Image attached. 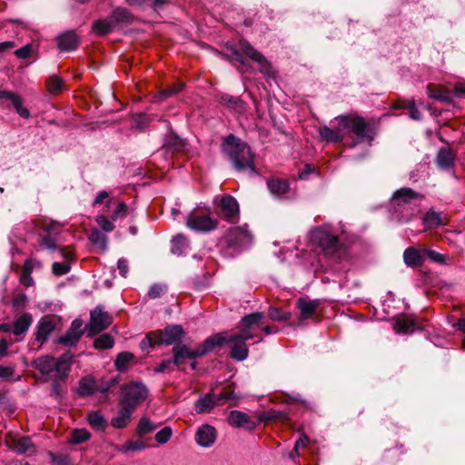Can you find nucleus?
Listing matches in <instances>:
<instances>
[{
	"label": "nucleus",
	"mask_w": 465,
	"mask_h": 465,
	"mask_svg": "<svg viewBox=\"0 0 465 465\" xmlns=\"http://www.w3.org/2000/svg\"><path fill=\"white\" fill-rule=\"evenodd\" d=\"M312 243L318 247L321 253L333 263H342L349 260L347 244L342 242L328 227L319 226L310 232Z\"/></svg>",
	"instance_id": "1"
},
{
	"label": "nucleus",
	"mask_w": 465,
	"mask_h": 465,
	"mask_svg": "<svg viewBox=\"0 0 465 465\" xmlns=\"http://www.w3.org/2000/svg\"><path fill=\"white\" fill-rule=\"evenodd\" d=\"M222 148L236 171H247L251 175L258 174L254 164V154L247 143L235 135L230 134L224 139Z\"/></svg>",
	"instance_id": "2"
},
{
	"label": "nucleus",
	"mask_w": 465,
	"mask_h": 465,
	"mask_svg": "<svg viewBox=\"0 0 465 465\" xmlns=\"http://www.w3.org/2000/svg\"><path fill=\"white\" fill-rule=\"evenodd\" d=\"M422 195L409 187H402L392 194L390 202L391 209L398 218L409 221L417 208V203L422 200Z\"/></svg>",
	"instance_id": "3"
},
{
	"label": "nucleus",
	"mask_w": 465,
	"mask_h": 465,
	"mask_svg": "<svg viewBox=\"0 0 465 465\" xmlns=\"http://www.w3.org/2000/svg\"><path fill=\"white\" fill-rule=\"evenodd\" d=\"M223 341L222 337H208L202 344L194 350H190L185 344H178L173 348V363L180 368L185 363L186 359L194 360L213 351Z\"/></svg>",
	"instance_id": "4"
},
{
	"label": "nucleus",
	"mask_w": 465,
	"mask_h": 465,
	"mask_svg": "<svg viewBox=\"0 0 465 465\" xmlns=\"http://www.w3.org/2000/svg\"><path fill=\"white\" fill-rule=\"evenodd\" d=\"M341 116V126L344 131L345 136L348 134H354L356 136L355 142L351 146L353 147L357 143L364 140L373 139V129L371 125L365 121L361 116L353 115H340Z\"/></svg>",
	"instance_id": "5"
},
{
	"label": "nucleus",
	"mask_w": 465,
	"mask_h": 465,
	"mask_svg": "<svg viewBox=\"0 0 465 465\" xmlns=\"http://www.w3.org/2000/svg\"><path fill=\"white\" fill-rule=\"evenodd\" d=\"M186 226L195 232H210L218 227L219 221L213 218L209 213L193 209L186 217Z\"/></svg>",
	"instance_id": "6"
},
{
	"label": "nucleus",
	"mask_w": 465,
	"mask_h": 465,
	"mask_svg": "<svg viewBox=\"0 0 465 465\" xmlns=\"http://www.w3.org/2000/svg\"><path fill=\"white\" fill-rule=\"evenodd\" d=\"M148 394L147 388L140 382H133L123 388V397L120 404L135 410L140 402L143 401Z\"/></svg>",
	"instance_id": "7"
},
{
	"label": "nucleus",
	"mask_w": 465,
	"mask_h": 465,
	"mask_svg": "<svg viewBox=\"0 0 465 465\" xmlns=\"http://www.w3.org/2000/svg\"><path fill=\"white\" fill-rule=\"evenodd\" d=\"M5 442L9 450L19 455L31 456L37 452V448L29 436L8 433L5 436Z\"/></svg>",
	"instance_id": "8"
},
{
	"label": "nucleus",
	"mask_w": 465,
	"mask_h": 465,
	"mask_svg": "<svg viewBox=\"0 0 465 465\" xmlns=\"http://www.w3.org/2000/svg\"><path fill=\"white\" fill-rule=\"evenodd\" d=\"M113 322L112 317L107 312L104 311L102 306H96L90 312V321L86 325L88 336H94L111 325Z\"/></svg>",
	"instance_id": "9"
},
{
	"label": "nucleus",
	"mask_w": 465,
	"mask_h": 465,
	"mask_svg": "<svg viewBox=\"0 0 465 465\" xmlns=\"http://www.w3.org/2000/svg\"><path fill=\"white\" fill-rule=\"evenodd\" d=\"M225 240L231 247L244 248L252 243V234L248 230L247 225L237 226L228 231Z\"/></svg>",
	"instance_id": "10"
},
{
	"label": "nucleus",
	"mask_w": 465,
	"mask_h": 465,
	"mask_svg": "<svg viewBox=\"0 0 465 465\" xmlns=\"http://www.w3.org/2000/svg\"><path fill=\"white\" fill-rule=\"evenodd\" d=\"M239 47L241 51L252 59L253 62L260 65V71L265 75H269L271 72V64L266 57L256 50L247 40L242 39L239 41Z\"/></svg>",
	"instance_id": "11"
},
{
	"label": "nucleus",
	"mask_w": 465,
	"mask_h": 465,
	"mask_svg": "<svg viewBox=\"0 0 465 465\" xmlns=\"http://www.w3.org/2000/svg\"><path fill=\"white\" fill-rule=\"evenodd\" d=\"M157 336L159 344L172 345L181 342L184 331L181 325H169L163 330L154 331Z\"/></svg>",
	"instance_id": "12"
},
{
	"label": "nucleus",
	"mask_w": 465,
	"mask_h": 465,
	"mask_svg": "<svg viewBox=\"0 0 465 465\" xmlns=\"http://www.w3.org/2000/svg\"><path fill=\"white\" fill-rule=\"evenodd\" d=\"M213 337H222L223 338V341L218 346H221L223 343L232 344L230 356L233 360L242 361H244L248 357L249 350H248L245 341H242L241 339L232 340V335L224 336L222 333H218V334L214 335Z\"/></svg>",
	"instance_id": "13"
},
{
	"label": "nucleus",
	"mask_w": 465,
	"mask_h": 465,
	"mask_svg": "<svg viewBox=\"0 0 465 465\" xmlns=\"http://www.w3.org/2000/svg\"><path fill=\"white\" fill-rule=\"evenodd\" d=\"M220 215L227 222L234 223L239 217V204L234 197L224 194L220 201Z\"/></svg>",
	"instance_id": "14"
},
{
	"label": "nucleus",
	"mask_w": 465,
	"mask_h": 465,
	"mask_svg": "<svg viewBox=\"0 0 465 465\" xmlns=\"http://www.w3.org/2000/svg\"><path fill=\"white\" fill-rule=\"evenodd\" d=\"M82 327V320H74L68 331L64 333V335L59 338L58 342L67 347L75 346L84 334V330Z\"/></svg>",
	"instance_id": "15"
},
{
	"label": "nucleus",
	"mask_w": 465,
	"mask_h": 465,
	"mask_svg": "<svg viewBox=\"0 0 465 465\" xmlns=\"http://www.w3.org/2000/svg\"><path fill=\"white\" fill-rule=\"evenodd\" d=\"M336 126L331 129L328 126H322L319 130L320 136L328 143H341L344 140L345 134L341 126V116L335 118Z\"/></svg>",
	"instance_id": "16"
},
{
	"label": "nucleus",
	"mask_w": 465,
	"mask_h": 465,
	"mask_svg": "<svg viewBox=\"0 0 465 465\" xmlns=\"http://www.w3.org/2000/svg\"><path fill=\"white\" fill-rule=\"evenodd\" d=\"M228 422L236 428H245L252 430L256 428V422L252 420L249 415L240 411H232L228 415Z\"/></svg>",
	"instance_id": "17"
},
{
	"label": "nucleus",
	"mask_w": 465,
	"mask_h": 465,
	"mask_svg": "<svg viewBox=\"0 0 465 465\" xmlns=\"http://www.w3.org/2000/svg\"><path fill=\"white\" fill-rule=\"evenodd\" d=\"M319 305H320V302L317 300H309L307 298H299L296 302V306L300 311L299 319L301 321L312 319L313 317V315L315 314Z\"/></svg>",
	"instance_id": "18"
},
{
	"label": "nucleus",
	"mask_w": 465,
	"mask_h": 465,
	"mask_svg": "<svg viewBox=\"0 0 465 465\" xmlns=\"http://www.w3.org/2000/svg\"><path fill=\"white\" fill-rule=\"evenodd\" d=\"M215 439L216 430L214 427L208 424L201 426L195 434L196 442L204 448L212 446L214 443Z\"/></svg>",
	"instance_id": "19"
},
{
	"label": "nucleus",
	"mask_w": 465,
	"mask_h": 465,
	"mask_svg": "<svg viewBox=\"0 0 465 465\" xmlns=\"http://www.w3.org/2000/svg\"><path fill=\"white\" fill-rule=\"evenodd\" d=\"M72 359L73 355L70 352H65L55 359L54 372H55L56 379L62 381L67 378L71 369Z\"/></svg>",
	"instance_id": "20"
},
{
	"label": "nucleus",
	"mask_w": 465,
	"mask_h": 465,
	"mask_svg": "<svg viewBox=\"0 0 465 465\" xmlns=\"http://www.w3.org/2000/svg\"><path fill=\"white\" fill-rule=\"evenodd\" d=\"M57 45L62 52L74 50L79 45L78 35L74 31H66L57 36Z\"/></svg>",
	"instance_id": "21"
},
{
	"label": "nucleus",
	"mask_w": 465,
	"mask_h": 465,
	"mask_svg": "<svg viewBox=\"0 0 465 465\" xmlns=\"http://www.w3.org/2000/svg\"><path fill=\"white\" fill-rule=\"evenodd\" d=\"M425 249L408 247L403 252V260L407 266L416 268L421 266L424 262Z\"/></svg>",
	"instance_id": "22"
},
{
	"label": "nucleus",
	"mask_w": 465,
	"mask_h": 465,
	"mask_svg": "<svg viewBox=\"0 0 465 465\" xmlns=\"http://www.w3.org/2000/svg\"><path fill=\"white\" fill-rule=\"evenodd\" d=\"M114 27L128 26L133 24L134 15L124 7H116L109 15Z\"/></svg>",
	"instance_id": "23"
},
{
	"label": "nucleus",
	"mask_w": 465,
	"mask_h": 465,
	"mask_svg": "<svg viewBox=\"0 0 465 465\" xmlns=\"http://www.w3.org/2000/svg\"><path fill=\"white\" fill-rule=\"evenodd\" d=\"M55 322L50 318H43L40 320L37 325V331L35 338L41 343L47 341L49 335L54 331Z\"/></svg>",
	"instance_id": "24"
},
{
	"label": "nucleus",
	"mask_w": 465,
	"mask_h": 465,
	"mask_svg": "<svg viewBox=\"0 0 465 465\" xmlns=\"http://www.w3.org/2000/svg\"><path fill=\"white\" fill-rule=\"evenodd\" d=\"M220 103L235 114H242L246 111V104L239 97L225 94L221 96Z\"/></svg>",
	"instance_id": "25"
},
{
	"label": "nucleus",
	"mask_w": 465,
	"mask_h": 465,
	"mask_svg": "<svg viewBox=\"0 0 465 465\" xmlns=\"http://www.w3.org/2000/svg\"><path fill=\"white\" fill-rule=\"evenodd\" d=\"M215 395L213 391L206 393L203 397L199 398L195 404V411L199 414L204 412H210L217 404Z\"/></svg>",
	"instance_id": "26"
},
{
	"label": "nucleus",
	"mask_w": 465,
	"mask_h": 465,
	"mask_svg": "<svg viewBox=\"0 0 465 465\" xmlns=\"http://www.w3.org/2000/svg\"><path fill=\"white\" fill-rule=\"evenodd\" d=\"M134 411V410L120 404V410L117 415L111 420V425L115 429H123L126 427L131 420Z\"/></svg>",
	"instance_id": "27"
},
{
	"label": "nucleus",
	"mask_w": 465,
	"mask_h": 465,
	"mask_svg": "<svg viewBox=\"0 0 465 465\" xmlns=\"http://www.w3.org/2000/svg\"><path fill=\"white\" fill-rule=\"evenodd\" d=\"M455 154L449 148H441L437 154V164L443 170H449L454 166Z\"/></svg>",
	"instance_id": "28"
},
{
	"label": "nucleus",
	"mask_w": 465,
	"mask_h": 465,
	"mask_svg": "<svg viewBox=\"0 0 465 465\" xmlns=\"http://www.w3.org/2000/svg\"><path fill=\"white\" fill-rule=\"evenodd\" d=\"M97 391V383L92 376H85L79 381L77 393L80 397H88Z\"/></svg>",
	"instance_id": "29"
},
{
	"label": "nucleus",
	"mask_w": 465,
	"mask_h": 465,
	"mask_svg": "<svg viewBox=\"0 0 465 465\" xmlns=\"http://www.w3.org/2000/svg\"><path fill=\"white\" fill-rule=\"evenodd\" d=\"M86 420L88 424L94 430L104 431L107 427V421L99 411H89Z\"/></svg>",
	"instance_id": "30"
},
{
	"label": "nucleus",
	"mask_w": 465,
	"mask_h": 465,
	"mask_svg": "<svg viewBox=\"0 0 465 465\" xmlns=\"http://www.w3.org/2000/svg\"><path fill=\"white\" fill-rule=\"evenodd\" d=\"M34 366L41 373L50 374L54 372V368L55 366V358L49 355L39 357L34 361Z\"/></svg>",
	"instance_id": "31"
},
{
	"label": "nucleus",
	"mask_w": 465,
	"mask_h": 465,
	"mask_svg": "<svg viewBox=\"0 0 465 465\" xmlns=\"http://www.w3.org/2000/svg\"><path fill=\"white\" fill-rule=\"evenodd\" d=\"M33 322L30 313H24L18 317L13 323V333L16 336L25 333Z\"/></svg>",
	"instance_id": "32"
},
{
	"label": "nucleus",
	"mask_w": 465,
	"mask_h": 465,
	"mask_svg": "<svg viewBox=\"0 0 465 465\" xmlns=\"http://www.w3.org/2000/svg\"><path fill=\"white\" fill-rule=\"evenodd\" d=\"M114 25L111 17L108 16L105 19H98L93 24L92 30L98 36H104L111 33L114 29Z\"/></svg>",
	"instance_id": "33"
},
{
	"label": "nucleus",
	"mask_w": 465,
	"mask_h": 465,
	"mask_svg": "<svg viewBox=\"0 0 465 465\" xmlns=\"http://www.w3.org/2000/svg\"><path fill=\"white\" fill-rule=\"evenodd\" d=\"M267 187L271 193L274 195H282L288 192L290 184L287 180L271 178L267 181Z\"/></svg>",
	"instance_id": "34"
},
{
	"label": "nucleus",
	"mask_w": 465,
	"mask_h": 465,
	"mask_svg": "<svg viewBox=\"0 0 465 465\" xmlns=\"http://www.w3.org/2000/svg\"><path fill=\"white\" fill-rule=\"evenodd\" d=\"M189 248L187 238L182 234H178L172 240L171 251L178 256L185 254Z\"/></svg>",
	"instance_id": "35"
},
{
	"label": "nucleus",
	"mask_w": 465,
	"mask_h": 465,
	"mask_svg": "<svg viewBox=\"0 0 465 465\" xmlns=\"http://www.w3.org/2000/svg\"><path fill=\"white\" fill-rule=\"evenodd\" d=\"M394 328L400 333L413 332L415 331V321L408 316L399 317Z\"/></svg>",
	"instance_id": "36"
},
{
	"label": "nucleus",
	"mask_w": 465,
	"mask_h": 465,
	"mask_svg": "<svg viewBox=\"0 0 465 465\" xmlns=\"http://www.w3.org/2000/svg\"><path fill=\"white\" fill-rule=\"evenodd\" d=\"M157 429V425L151 421L147 417H142L139 420L136 434L139 438H144Z\"/></svg>",
	"instance_id": "37"
},
{
	"label": "nucleus",
	"mask_w": 465,
	"mask_h": 465,
	"mask_svg": "<svg viewBox=\"0 0 465 465\" xmlns=\"http://www.w3.org/2000/svg\"><path fill=\"white\" fill-rule=\"evenodd\" d=\"M427 94L430 98L443 103H450L451 101V97L448 92L440 89H435L433 84L427 85Z\"/></svg>",
	"instance_id": "38"
},
{
	"label": "nucleus",
	"mask_w": 465,
	"mask_h": 465,
	"mask_svg": "<svg viewBox=\"0 0 465 465\" xmlns=\"http://www.w3.org/2000/svg\"><path fill=\"white\" fill-rule=\"evenodd\" d=\"M134 360V355L129 351L120 352L115 361L114 365L117 371H125L127 370L128 364Z\"/></svg>",
	"instance_id": "39"
},
{
	"label": "nucleus",
	"mask_w": 465,
	"mask_h": 465,
	"mask_svg": "<svg viewBox=\"0 0 465 465\" xmlns=\"http://www.w3.org/2000/svg\"><path fill=\"white\" fill-rule=\"evenodd\" d=\"M262 319L263 314L262 312H252L242 317L240 324L242 326L255 328L262 323Z\"/></svg>",
	"instance_id": "40"
},
{
	"label": "nucleus",
	"mask_w": 465,
	"mask_h": 465,
	"mask_svg": "<svg viewBox=\"0 0 465 465\" xmlns=\"http://www.w3.org/2000/svg\"><path fill=\"white\" fill-rule=\"evenodd\" d=\"M114 341L111 334L104 333L94 341V346L98 350H106L114 346Z\"/></svg>",
	"instance_id": "41"
},
{
	"label": "nucleus",
	"mask_w": 465,
	"mask_h": 465,
	"mask_svg": "<svg viewBox=\"0 0 465 465\" xmlns=\"http://www.w3.org/2000/svg\"><path fill=\"white\" fill-rule=\"evenodd\" d=\"M89 240L95 245H98L102 249H106L107 237L98 229H93L89 234Z\"/></svg>",
	"instance_id": "42"
},
{
	"label": "nucleus",
	"mask_w": 465,
	"mask_h": 465,
	"mask_svg": "<svg viewBox=\"0 0 465 465\" xmlns=\"http://www.w3.org/2000/svg\"><path fill=\"white\" fill-rule=\"evenodd\" d=\"M91 438V433L85 429H75L71 433L70 442L80 444L87 441Z\"/></svg>",
	"instance_id": "43"
},
{
	"label": "nucleus",
	"mask_w": 465,
	"mask_h": 465,
	"mask_svg": "<svg viewBox=\"0 0 465 465\" xmlns=\"http://www.w3.org/2000/svg\"><path fill=\"white\" fill-rule=\"evenodd\" d=\"M255 337H258V335L254 332V328L240 324L239 331L232 335V340L241 339L246 341Z\"/></svg>",
	"instance_id": "44"
},
{
	"label": "nucleus",
	"mask_w": 465,
	"mask_h": 465,
	"mask_svg": "<svg viewBox=\"0 0 465 465\" xmlns=\"http://www.w3.org/2000/svg\"><path fill=\"white\" fill-rule=\"evenodd\" d=\"M157 336L155 331H151L146 334V336L140 342V348L142 351H149V349L153 348L155 345H159Z\"/></svg>",
	"instance_id": "45"
},
{
	"label": "nucleus",
	"mask_w": 465,
	"mask_h": 465,
	"mask_svg": "<svg viewBox=\"0 0 465 465\" xmlns=\"http://www.w3.org/2000/svg\"><path fill=\"white\" fill-rule=\"evenodd\" d=\"M12 104L14 105L16 113L22 117V118H28L30 116L29 110L23 106V100L20 95L15 94L13 98L9 100Z\"/></svg>",
	"instance_id": "46"
},
{
	"label": "nucleus",
	"mask_w": 465,
	"mask_h": 465,
	"mask_svg": "<svg viewBox=\"0 0 465 465\" xmlns=\"http://www.w3.org/2000/svg\"><path fill=\"white\" fill-rule=\"evenodd\" d=\"M12 104L14 105L16 113L22 117V118H28L30 116L29 110L23 106V100L20 95L15 94L13 98L9 100Z\"/></svg>",
	"instance_id": "47"
},
{
	"label": "nucleus",
	"mask_w": 465,
	"mask_h": 465,
	"mask_svg": "<svg viewBox=\"0 0 465 465\" xmlns=\"http://www.w3.org/2000/svg\"><path fill=\"white\" fill-rule=\"evenodd\" d=\"M63 86V80L56 75L50 76L46 81V88L50 94H55L59 92L62 90Z\"/></svg>",
	"instance_id": "48"
},
{
	"label": "nucleus",
	"mask_w": 465,
	"mask_h": 465,
	"mask_svg": "<svg viewBox=\"0 0 465 465\" xmlns=\"http://www.w3.org/2000/svg\"><path fill=\"white\" fill-rule=\"evenodd\" d=\"M268 316L272 321H288L291 318V313L288 312H283L279 308L271 307L268 312Z\"/></svg>",
	"instance_id": "49"
},
{
	"label": "nucleus",
	"mask_w": 465,
	"mask_h": 465,
	"mask_svg": "<svg viewBox=\"0 0 465 465\" xmlns=\"http://www.w3.org/2000/svg\"><path fill=\"white\" fill-rule=\"evenodd\" d=\"M39 245L43 249H47L51 251H55L59 249V246L56 244L55 239L53 238L50 234L41 235Z\"/></svg>",
	"instance_id": "50"
},
{
	"label": "nucleus",
	"mask_w": 465,
	"mask_h": 465,
	"mask_svg": "<svg viewBox=\"0 0 465 465\" xmlns=\"http://www.w3.org/2000/svg\"><path fill=\"white\" fill-rule=\"evenodd\" d=\"M283 413L275 410H269L266 411L260 412L258 414L259 421H268V420H278L282 419Z\"/></svg>",
	"instance_id": "51"
},
{
	"label": "nucleus",
	"mask_w": 465,
	"mask_h": 465,
	"mask_svg": "<svg viewBox=\"0 0 465 465\" xmlns=\"http://www.w3.org/2000/svg\"><path fill=\"white\" fill-rule=\"evenodd\" d=\"M166 292L167 286L165 284L154 283L149 288L147 295L150 299H156L161 297Z\"/></svg>",
	"instance_id": "52"
},
{
	"label": "nucleus",
	"mask_w": 465,
	"mask_h": 465,
	"mask_svg": "<svg viewBox=\"0 0 465 465\" xmlns=\"http://www.w3.org/2000/svg\"><path fill=\"white\" fill-rule=\"evenodd\" d=\"M71 266L68 262H54L52 264V272L55 276H63L70 272Z\"/></svg>",
	"instance_id": "53"
},
{
	"label": "nucleus",
	"mask_w": 465,
	"mask_h": 465,
	"mask_svg": "<svg viewBox=\"0 0 465 465\" xmlns=\"http://www.w3.org/2000/svg\"><path fill=\"white\" fill-rule=\"evenodd\" d=\"M172 434H173L172 429L170 427L166 426V427L163 428L162 430H160L155 434V440L160 444H164L171 439Z\"/></svg>",
	"instance_id": "54"
},
{
	"label": "nucleus",
	"mask_w": 465,
	"mask_h": 465,
	"mask_svg": "<svg viewBox=\"0 0 465 465\" xmlns=\"http://www.w3.org/2000/svg\"><path fill=\"white\" fill-rule=\"evenodd\" d=\"M424 223L429 227L437 226L441 223L440 216L435 212H428L424 217Z\"/></svg>",
	"instance_id": "55"
},
{
	"label": "nucleus",
	"mask_w": 465,
	"mask_h": 465,
	"mask_svg": "<svg viewBox=\"0 0 465 465\" xmlns=\"http://www.w3.org/2000/svg\"><path fill=\"white\" fill-rule=\"evenodd\" d=\"M27 303V297L24 293H18L14 296L12 304L15 310L19 311L25 307Z\"/></svg>",
	"instance_id": "56"
},
{
	"label": "nucleus",
	"mask_w": 465,
	"mask_h": 465,
	"mask_svg": "<svg viewBox=\"0 0 465 465\" xmlns=\"http://www.w3.org/2000/svg\"><path fill=\"white\" fill-rule=\"evenodd\" d=\"M96 223L99 224V226L103 229V231L109 232H112L114 229V225L112 221H110L106 216L104 215H99L96 218Z\"/></svg>",
	"instance_id": "57"
},
{
	"label": "nucleus",
	"mask_w": 465,
	"mask_h": 465,
	"mask_svg": "<svg viewBox=\"0 0 465 465\" xmlns=\"http://www.w3.org/2000/svg\"><path fill=\"white\" fill-rule=\"evenodd\" d=\"M128 211V206L124 203H119L116 206L115 210L112 213V220L115 221L118 218H124L126 216Z\"/></svg>",
	"instance_id": "58"
},
{
	"label": "nucleus",
	"mask_w": 465,
	"mask_h": 465,
	"mask_svg": "<svg viewBox=\"0 0 465 465\" xmlns=\"http://www.w3.org/2000/svg\"><path fill=\"white\" fill-rule=\"evenodd\" d=\"M427 258L432 262H435L440 263V264L444 263V262H445L444 256L442 254H440V252H438L436 251L425 249L424 259L426 260Z\"/></svg>",
	"instance_id": "59"
},
{
	"label": "nucleus",
	"mask_w": 465,
	"mask_h": 465,
	"mask_svg": "<svg viewBox=\"0 0 465 465\" xmlns=\"http://www.w3.org/2000/svg\"><path fill=\"white\" fill-rule=\"evenodd\" d=\"M41 262L34 259H27L23 266L22 272L32 273L35 268H39Z\"/></svg>",
	"instance_id": "60"
},
{
	"label": "nucleus",
	"mask_w": 465,
	"mask_h": 465,
	"mask_svg": "<svg viewBox=\"0 0 465 465\" xmlns=\"http://www.w3.org/2000/svg\"><path fill=\"white\" fill-rule=\"evenodd\" d=\"M33 52L32 45H25V46L15 50V54L21 59H25L31 56Z\"/></svg>",
	"instance_id": "61"
},
{
	"label": "nucleus",
	"mask_w": 465,
	"mask_h": 465,
	"mask_svg": "<svg viewBox=\"0 0 465 465\" xmlns=\"http://www.w3.org/2000/svg\"><path fill=\"white\" fill-rule=\"evenodd\" d=\"M173 360L168 359L163 361L157 367L154 368V372L156 373H162V372H171L172 371V365Z\"/></svg>",
	"instance_id": "62"
},
{
	"label": "nucleus",
	"mask_w": 465,
	"mask_h": 465,
	"mask_svg": "<svg viewBox=\"0 0 465 465\" xmlns=\"http://www.w3.org/2000/svg\"><path fill=\"white\" fill-rule=\"evenodd\" d=\"M232 58L233 60H235L236 62L240 63L241 66H242V69H241V72H246L248 70V67H249V64L248 63L243 59L242 54L240 51L238 50H234L232 52Z\"/></svg>",
	"instance_id": "63"
},
{
	"label": "nucleus",
	"mask_w": 465,
	"mask_h": 465,
	"mask_svg": "<svg viewBox=\"0 0 465 465\" xmlns=\"http://www.w3.org/2000/svg\"><path fill=\"white\" fill-rule=\"evenodd\" d=\"M410 104V110H409V115L411 119L420 121L421 119V113L418 110V108L415 106V101L414 99H411Z\"/></svg>",
	"instance_id": "64"
}]
</instances>
